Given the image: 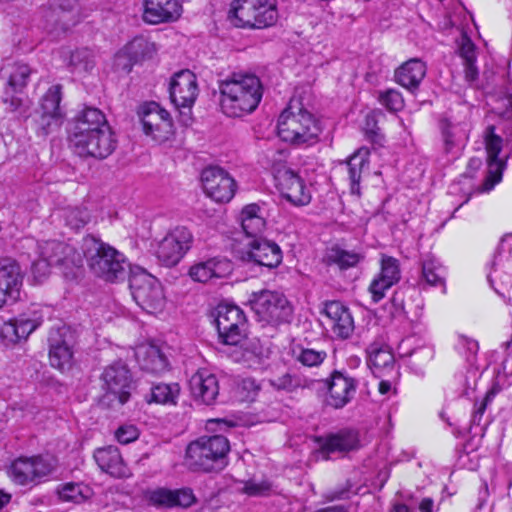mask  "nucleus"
I'll list each match as a JSON object with an SVG mask.
<instances>
[{"label":"nucleus","instance_id":"obj_1","mask_svg":"<svg viewBox=\"0 0 512 512\" xmlns=\"http://www.w3.org/2000/svg\"><path fill=\"white\" fill-rule=\"evenodd\" d=\"M220 107L228 117H243L254 112L263 97L260 79L249 73H233L219 84Z\"/></svg>","mask_w":512,"mask_h":512},{"label":"nucleus","instance_id":"obj_2","mask_svg":"<svg viewBox=\"0 0 512 512\" xmlns=\"http://www.w3.org/2000/svg\"><path fill=\"white\" fill-rule=\"evenodd\" d=\"M277 129L279 137L293 145L316 143L322 130L318 119L294 99L280 114Z\"/></svg>","mask_w":512,"mask_h":512},{"label":"nucleus","instance_id":"obj_3","mask_svg":"<svg viewBox=\"0 0 512 512\" xmlns=\"http://www.w3.org/2000/svg\"><path fill=\"white\" fill-rule=\"evenodd\" d=\"M81 250L82 258H86L90 270L98 277L109 282L125 277L126 258L112 246L92 235H88L83 238Z\"/></svg>","mask_w":512,"mask_h":512},{"label":"nucleus","instance_id":"obj_4","mask_svg":"<svg viewBox=\"0 0 512 512\" xmlns=\"http://www.w3.org/2000/svg\"><path fill=\"white\" fill-rule=\"evenodd\" d=\"M229 449V442L224 436H203L188 445L186 463L193 470L208 472L222 469Z\"/></svg>","mask_w":512,"mask_h":512},{"label":"nucleus","instance_id":"obj_5","mask_svg":"<svg viewBox=\"0 0 512 512\" xmlns=\"http://www.w3.org/2000/svg\"><path fill=\"white\" fill-rule=\"evenodd\" d=\"M286 157V153L282 150H269L267 153L279 190L293 205H308L312 198L310 188L294 171L283 165Z\"/></svg>","mask_w":512,"mask_h":512},{"label":"nucleus","instance_id":"obj_6","mask_svg":"<svg viewBox=\"0 0 512 512\" xmlns=\"http://www.w3.org/2000/svg\"><path fill=\"white\" fill-rule=\"evenodd\" d=\"M104 394L100 405L106 408H117L125 404L133 389L132 374L122 361H116L106 366L101 374Z\"/></svg>","mask_w":512,"mask_h":512},{"label":"nucleus","instance_id":"obj_7","mask_svg":"<svg viewBox=\"0 0 512 512\" xmlns=\"http://www.w3.org/2000/svg\"><path fill=\"white\" fill-rule=\"evenodd\" d=\"M230 18L242 28H265L272 26L278 19L275 0H234Z\"/></svg>","mask_w":512,"mask_h":512},{"label":"nucleus","instance_id":"obj_8","mask_svg":"<svg viewBox=\"0 0 512 512\" xmlns=\"http://www.w3.org/2000/svg\"><path fill=\"white\" fill-rule=\"evenodd\" d=\"M250 305L259 322L278 326L290 323L293 318V307L281 293L262 290L251 295Z\"/></svg>","mask_w":512,"mask_h":512},{"label":"nucleus","instance_id":"obj_9","mask_svg":"<svg viewBox=\"0 0 512 512\" xmlns=\"http://www.w3.org/2000/svg\"><path fill=\"white\" fill-rule=\"evenodd\" d=\"M65 269L80 268L82 256L69 244L59 241H47L41 246L40 258L32 265V271L38 280L46 277L50 267Z\"/></svg>","mask_w":512,"mask_h":512},{"label":"nucleus","instance_id":"obj_10","mask_svg":"<svg viewBox=\"0 0 512 512\" xmlns=\"http://www.w3.org/2000/svg\"><path fill=\"white\" fill-rule=\"evenodd\" d=\"M129 287L134 301L150 314L163 311L166 298L161 283L144 270L132 272Z\"/></svg>","mask_w":512,"mask_h":512},{"label":"nucleus","instance_id":"obj_11","mask_svg":"<svg viewBox=\"0 0 512 512\" xmlns=\"http://www.w3.org/2000/svg\"><path fill=\"white\" fill-rule=\"evenodd\" d=\"M215 322L219 338L228 346H237L246 337L247 321L236 305L220 303L215 309Z\"/></svg>","mask_w":512,"mask_h":512},{"label":"nucleus","instance_id":"obj_12","mask_svg":"<svg viewBox=\"0 0 512 512\" xmlns=\"http://www.w3.org/2000/svg\"><path fill=\"white\" fill-rule=\"evenodd\" d=\"M57 461L51 456L20 457L9 470L12 480L19 485H34L52 474Z\"/></svg>","mask_w":512,"mask_h":512},{"label":"nucleus","instance_id":"obj_13","mask_svg":"<svg viewBox=\"0 0 512 512\" xmlns=\"http://www.w3.org/2000/svg\"><path fill=\"white\" fill-rule=\"evenodd\" d=\"M193 235L184 226L169 231L156 245L155 255L165 266L171 267L179 263L191 248Z\"/></svg>","mask_w":512,"mask_h":512},{"label":"nucleus","instance_id":"obj_14","mask_svg":"<svg viewBox=\"0 0 512 512\" xmlns=\"http://www.w3.org/2000/svg\"><path fill=\"white\" fill-rule=\"evenodd\" d=\"M439 128L444 152L446 154H456L464 147L469 138L471 124L468 109L441 119Z\"/></svg>","mask_w":512,"mask_h":512},{"label":"nucleus","instance_id":"obj_15","mask_svg":"<svg viewBox=\"0 0 512 512\" xmlns=\"http://www.w3.org/2000/svg\"><path fill=\"white\" fill-rule=\"evenodd\" d=\"M62 86H51L41 100L40 116L37 120L38 133L42 136L58 130L64 122L65 113L60 106Z\"/></svg>","mask_w":512,"mask_h":512},{"label":"nucleus","instance_id":"obj_16","mask_svg":"<svg viewBox=\"0 0 512 512\" xmlns=\"http://www.w3.org/2000/svg\"><path fill=\"white\" fill-rule=\"evenodd\" d=\"M69 143L74 152L81 157L105 159L115 150L117 142L110 127L94 131Z\"/></svg>","mask_w":512,"mask_h":512},{"label":"nucleus","instance_id":"obj_17","mask_svg":"<svg viewBox=\"0 0 512 512\" xmlns=\"http://www.w3.org/2000/svg\"><path fill=\"white\" fill-rule=\"evenodd\" d=\"M201 180L204 192L215 202H229L235 195L236 182L223 168L211 166L203 170Z\"/></svg>","mask_w":512,"mask_h":512},{"label":"nucleus","instance_id":"obj_18","mask_svg":"<svg viewBox=\"0 0 512 512\" xmlns=\"http://www.w3.org/2000/svg\"><path fill=\"white\" fill-rule=\"evenodd\" d=\"M502 138L495 134V127L488 126L485 131V149L487 153V176L480 192H487L502 180V174L506 167V159L500 158L499 154L502 150Z\"/></svg>","mask_w":512,"mask_h":512},{"label":"nucleus","instance_id":"obj_19","mask_svg":"<svg viewBox=\"0 0 512 512\" xmlns=\"http://www.w3.org/2000/svg\"><path fill=\"white\" fill-rule=\"evenodd\" d=\"M327 389L324 403L333 409H342L349 404L355 396L358 382L348 374L334 371L330 378L323 381Z\"/></svg>","mask_w":512,"mask_h":512},{"label":"nucleus","instance_id":"obj_20","mask_svg":"<svg viewBox=\"0 0 512 512\" xmlns=\"http://www.w3.org/2000/svg\"><path fill=\"white\" fill-rule=\"evenodd\" d=\"M169 92L175 107H192L199 93L196 75L188 69L176 72L170 80Z\"/></svg>","mask_w":512,"mask_h":512},{"label":"nucleus","instance_id":"obj_21","mask_svg":"<svg viewBox=\"0 0 512 512\" xmlns=\"http://www.w3.org/2000/svg\"><path fill=\"white\" fill-rule=\"evenodd\" d=\"M282 250L279 245L266 239H253L242 251L241 259L246 263L268 269L275 268L282 262Z\"/></svg>","mask_w":512,"mask_h":512},{"label":"nucleus","instance_id":"obj_22","mask_svg":"<svg viewBox=\"0 0 512 512\" xmlns=\"http://www.w3.org/2000/svg\"><path fill=\"white\" fill-rule=\"evenodd\" d=\"M145 501L157 508H187L196 501L195 495L190 488L171 490L164 487L147 489L144 492Z\"/></svg>","mask_w":512,"mask_h":512},{"label":"nucleus","instance_id":"obj_23","mask_svg":"<svg viewBox=\"0 0 512 512\" xmlns=\"http://www.w3.org/2000/svg\"><path fill=\"white\" fill-rule=\"evenodd\" d=\"M49 361L61 371L69 369L73 361L72 336L66 329L51 331L49 335Z\"/></svg>","mask_w":512,"mask_h":512},{"label":"nucleus","instance_id":"obj_24","mask_svg":"<svg viewBox=\"0 0 512 512\" xmlns=\"http://www.w3.org/2000/svg\"><path fill=\"white\" fill-rule=\"evenodd\" d=\"M104 128H110L105 114L98 108L85 107L78 112L73 120L69 133V142Z\"/></svg>","mask_w":512,"mask_h":512},{"label":"nucleus","instance_id":"obj_25","mask_svg":"<svg viewBox=\"0 0 512 512\" xmlns=\"http://www.w3.org/2000/svg\"><path fill=\"white\" fill-rule=\"evenodd\" d=\"M189 389L193 399L205 405L215 402L219 394V383L215 374L208 369H199L189 380Z\"/></svg>","mask_w":512,"mask_h":512},{"label":"nucleus","instance_id":"obj_26","mask_svg":"<svg viewBox=\"0 0 512 512\" xmlns=\"http://www.w3.org/2000/svg\"><path fill=\"white\" fill-rule=\"evenodd\" d=\"M233 270L232 262L226 257L216 256L192 265L189 276L192 280L207 283L213 279L228 276Z\"/></svg>","mask_w":512,"mask_h":512},{"label":"nucleus","instance_id":"obj_27","mask_svg":"<svg viewBox=\"0 0 512 512\" xmlns=\"http://www.w3.org/2000/svg\"><path fill=\"white\" fill-rule=\"evenodd\" d=\"M181 13L179 0H144L143 20L149 24L173 22Z\"/></svg>","mask_w":512,"mask_h":512},{"label":"nucleus","instance_id":"obj_28","mask_svg":"<svg viewBox=\"0 0 512 512\" xmlns=\"http://www.w3.org/2000/svg\"><path fill=\"white\" fill-rule=\"evenodd\" d=\"M22 284V274L16 261L6 258L0 261V308L8 298L16 299Z\"/></svg>","mask_w":512,"mask_h":512},{"label":"nucleus","instance_id":"obj_29","mask_svg":"<svg viewBox=\"0 0 512 512\" xmlns=\"http://www.w3.org/2000/svg\"><path fill=\"white\" fill-rule=\"evenodd\" d=\"M40 324L41 320L39 317L21 314L1 326L0 337L7 344H15L22 339L25 340Z\"/></svg>","mask_w":512,"mask_h":512},{"label":"nucleus","instance_id":"obj_30","mask_svg":"<svg viewBox=\"0 0 512 512\" xmlns=\"http://www.w3.org/2000/svg\"><path fill=\"white\" fill-rule=\"evenodd\" d=\"M325 314L330 321L332 332L341 339L349 338L354 331V320L347 307L339 301L325 305Z\"/></svg>","mask_w":512,"mask_h":512},{"label":"nucleus","instance_id":"obj_31","mask_svg":"<svg viewBox=\"0 0 512 512\" xmlns=\"http://www.w3.org/2000/svg\"><path fill=\"white\" fill-rule=\"evenodd\" d=\"M94 459L99 468L115 478H124L130 475L119 449L116 446L98 448L94 452Z\"/></svg>","mask_w":512,"mask_h":512},{"label":"nucleus","instance_id":"obj_32","mask_svg":"<svg viewBox=\"0 0 512 512\" xmlns=\"http://www.w3.org/2000/svg\"><path fill=\"white\" fill-rule=\"evenodd\" d=\"M230 356L233 361L242 363L249 368H257L262 364L265 351L258 340L241 341L237 346H231Z\"/></svg>","mask_w":512,"mask_h":512},{"label":"nucleus","instance_id":"obj_33","mask_svg":"<svg viewBox=\"0 0 512 512\" xmlns=\"http://www.w3.org/2000/svg\"><path fill=\"white\" fill-rule=\"evenodd\" d=\"M425 75L426 65L417 58L408 60L395 71L397 83L408 90L417 89Z\"/></svg>","mask_w":512,"mask_h":512},{"label":"nucleus","instance_id":"obj_34","mask_svg":"<svg viewBox=\"0 0 512 512\" xmlns=\"http://www.w3.org/2000/svg\"><path fill=\"white\" fill-rule=\"evenodd\" d=\"M370 151L362 147L353 153L346 161V170L350 180L352 194L360 195V181L362 174L368 169Z\"/></svg>","mask_w":512,"mask_h":512},{"label":"nucleus","instance_id":"obj_35","mask_svg":"<svg viewBox=\"0 0 512 512\" xmlns=\"http://www.w3.org/2000/svg\"><path fill=\"white\" fill-rule=\"evenodd\" d=\"M358 447V432L353 429H343L328 435L322 445V450L327 453H346Z\"/></svg>","mask_w":512,"mask_h":512},{"label":"nucleus","instance_id":"obj_36","mask_svg":"<svg viewBox=\"0 0 512 512\" xmlns=\"http://www.w3.org/2000/svg\"><path fill=\"white\" fill-rule=\"evenodd\" d=\"M367 354L368 365L374 374L380 376L383 371L394 369V355L387 345L372 343L367 348Z\"/></svg>","mask_w":512,"mask_h":512},{"label":"nucleus","instance_id":"obj_37","mask_svg":"<svg viewBox=\"0 0 512 512\" xmlns=\"http://www.w3.org/2000/svg\"><path fill=\"white\" fill-rule=\"evenodd\" d=\"M418 285L421 288L440 286L445 289V269L435 258L427 256L422 260Z\"/></svg>","mask_w":512,"mask_h":512},{"label":"nucleus","instance_id":"obj_38","mask_svg":"<svg viewBox=\"0 0 512 512\" xmlns=\"http://www.w3.org/2000/svg\"><path fill=\"white\" fill-rule=\"evenodd\" d=\"M241 227L248 237H256L261 234L266 221L261 214V208L257 204L246 205L240 214Z\"/></svg>","mask_w":512,"mask_h":512},{"label":"nucleus","instance_id":"obj_39","mask_svg":"<svg viewBox=\"0 0 512 512\" xmlns=\"http://www.w3.org/2000/svg\"><path fill=\"white\" fill-rule=\"evenodd\" d=\"M136 356L141 361L142 369L151 373H161L167 367L166 357L155 346L139 348Z\"/></svg>","mask_w":512,"mask_h":512},{"label":"nucleus","instance_id":"obj_40","mask_svg":"<svg viewBox=\"0 0 512 512\" xmlns=\"http://www.w3.org/2000/svg\"><path fill=\"white\" fill-rule=\"evenodd\" d=\"M488 281L491 286H494L495 282H500L502 286L511 284L512 260L504 256L502 253L495 255L491 271L488 273Z\"/></svg>","mask_w":512,"mask_h":512},{"label":"nucleus","instance_id":"obj_41","mask_svg":"<svg viewBox=\"0 0 512 512\" xmlns=\"http://www.w3.org/2000/svg\"><path fill=\"white\" fill-rule=\"evenodd\" d=\"M363 259V254L353 250H346L339 246L330 248L326 254L327 263L335 264L342 270L355 267Z\"/></svg>","mask_w":512,"mask_h":512},{"label":"nucleus","instance_id":"obj_42","mask_svg":"<svg viewBox=\"0 0 512 512\" xmlns=\"http://www.w3.org/2000/svg\"><path fill=\"white\" fill-rule=\"evenodd\" d=\"M459 53L464 61L463 64L466 80L468 82L475 81L478 77V69L475 66V45L466 35H463L461 38Z\"/></svg>","mask_w":512,"mask_h":512},{"label":"nucleus","instance_id":"obj_43","mask_svg":"<svg viewBox=\"0 0 512 512\" xmlns=\"http://www.w3.org/2000/svg\"><path fill=\"white\" fill-rule=\"evenodd\" d=\"M315 382V380L308 379L304 376L289 373L269 379V383L272 387L287 392L295 391L298 388H309Z\"/></svg>","mask_w":512,"mask_h":512},{"label":"nucleus","instance_id":"obj_44","mask_svg":"<svg viewBox=\"0 0 512 512\" xmlns=\"http://www.w3.org/2000/svg\"><path fill=\"white\" fill-rule=\"evenodd\" d=\"M144 132H151V125L171 119L170 114L156 102H150L141 107L139 112Z\"/></svg>","mask_w":512,"mask_h":512},{"label":"nucleus","instance_id":"obj_45","mask_svg":"<svg viewBox=\"0 0 512 512\" xmlns=\"http://www.w3.org/2000/svg\"><path fill=\"white\" fill-rule=\"evenodd\" d=\"M57 493L63 501L80 503L90 497L91 490L83 483L68 482L60 485Z\"/></svg>","mask_w":512,"mask_h":512},{"label":"nucleus","instance_id":"obj_46","mask_svg":"<svg viewBox=\"0 0 512 512\" xmlns=\"http://www.w3.org/2000/svg\"><path fill=\"white\" fill-rule=\"evenodd\" d=\"M70 66L78 74L90 72L95 66V55L88 48L78 49L71 54Z\"/></svg>","mask_w":512,"mask_h":512},{"label":"nucleus","instance_id":"obj_47","mask_svg":"<svg viewBox=\"0 0 512 512\" xmlns=\"http://www.w3.org/2000/svg\"><path fill=\"white\" fill-rule=\"evenodd\" d=\"M180 388L176 383L157 384L151 389V400L159 404H174Z\"/></svg>","mask_w":512,"mask_h":512},{"label":"nucleus","instance_id":"obj_48","mask_svg":"<svg viewBox=\"0 0 512 512\" xmlns=\"http://www.w3.org/2000/svg\"><path fill=\"white\" fill-rule=\"evenodd\" d=\"M67 226L78 230L90 221V213L85 207H67L62 211Z\"/></svg>","mask_w":512,"mask_h":512},{"label":"nucleus","instance_id":"obj_49","mask_svg":"<svg viewBox=\"0 0 512 512\" xmlns=\"http://www.w3.org/2000/svg\"><path fill=\"white\" fill-rule=\"evenodd\" d=\"M378 275L395 285L401 277L399 261L391 256H382L381 269Z\"/></svg>","mask_w":512,"mask_h":512},{"label":"nucleus","instance_id":"obj_50","mask_svg":"<svg viewBox=\"0 0 512 512\" xmlns=\"http://www.w3.org/2000/svg\"><path fill=\"white\" fill-rule=\"evenodd\" d=\"M326 358V351L313 348H303L296 356V360L306 367H317L322 364Z\"/></svg>","mask_w":512,"mask_h":512},{"label":"nucleus","instance_id":"obj_51","mask_svg":"<svg viewBox=\"0 0 512 512\" xmlns=\"http://www.w3.org/2000/svg\"><path fill=\"white\" fill-rule=\"evenodd\" d=\"M150 46L151 44L145 38L136 37L122 49L125 50V53H128L132 60L138 62L147 55L150 51Z\"/></svg>","mask_w":512,"mask_h":512},{"label":"nucleus","instance_id":"obj_52","mask_svg":"<svg viewBox=\"0 0 512 512\" xmlns=\"http://www.w3.org/2000/svg\"><path fill=\"white\" fill-rule=\"evenodd\" d=\"M144 133L148 136H151L152 139L155 140L156 142L163 143L169 140L173 135L172 119L154 123L151 125V132Z\"/></svg>","mask_w":512,"mask_h":512},{"label":"nucleus","instance_id":"obj_53","mask_svg":"<svg viewBox=\"0 0 512 512\" xmlns=\"http://www.w3.org/2000/svg\"><path fill=\"white\" fill-rule=\"evenodd\" d=\"M380 103L389 111H400L404 107V99L401 93L395 89H387L379 95Z\"/></svg>","mask_w":512,"mask_h":512},{"label":"nucleus","instance_id":"obj_54","mask_svg":"<svg viewBox=\"0 0 512 512\" xmlns=\"http://www.w3.org/2000/svg\"><path fill=\"white\" fill-rule=\"evenodd\" d=\"M30 73L31 70L28 65H17L13 73L10 75L9 85L13 87L15 90L22 89L26 86Z\"/></svg>","mask_w":512,"mask_h":512},{"label":"nucleus","instance_id":"obj_55","mask_svg":"<svg viewBox=\"0 0 512 512\" xmlns=\"http://www.w3.org/2000/svg\"><path fill=\"white\" fill-rule=\"evenodd\" d=\"M139 437V430L135 425L124 424L115 431V438L121 444H129Z\"/></svg>","mask_w":512,"mask_h":512},{"label":"nucleus","instance_id":"obj_56","mask_svg":"<svg viewBox=\"0 0 512 512\" xmlns=\"http://www.w3.org/2000/svg\"><path fill=\"white\" fill-rule=\"evenodd\" d=\"M393 284L389 283L379 275H377L369 286V292L374 302H379L385 296V292L390 289Z\"/></svg>","mask_w":512,"mask_h":512},{"label":"nucleus","instance_id":"obj_57","mask_svg":"<svg viewBox=\"0 0 512 512\" xmlns=\"http://www.w3.org/2000/svg\"><path fill=\"white\" fill-rule=\"evenodd\" d=\"M456 348L460 353L464 354L467 360H470V358L475 356L478 352L479 346L476 340L460 335L458 337Z\"/></svg>","mask_w":512,"mask_h":512},{"label":"nucleus","instance_id":"obj_58","mask_svg":"<svg viewBox=\"0 0 512 512\" xmlns=\"http://www.w3.org/2000/svg\"><path fill=\"white\" fill-rule=\"evenodd\" d=\"M136 62L131 59L124 49H121L114 58V66L117 70L129 73Z\"/></svg>","mask_w":512,"mask_h":512},{"label":"nucleus","instance_id":"obj_59","mask_svg":"<svg viewBox=\"0 0 512 512\" xmlns=\"http://www.w3.org/2000/svg\"><path fill=\"white\" fill-rule=\"evenodd\" d=\"M270 490V484L267 481H249L245 483L243 491L250 496L263 495Z\"/></svg>","mask_w":512,"mask_h":512},{"label":"nucleus","instance_id":"obj_60","mask_svg":"<svg viewBox=\"0 0 512 512\" xmlns=\"http://www.w3.org/2000/svg\"><path fill=\"white\" fill-rule=\"evenodd\" d=\"M240 388L247 391V394L244 396V398L247 400H253L259 390L255 380L251 378L243 379L241 381Z\"/></svg>","mask_w":512,"mask_h":512},{"label":"nucleus","instance_id":"obj_61","mask_svg":"<svg viewBox=\"0 0 512 512\" xmlns=\"http://www.w3.org/2000/svg\"><path fill=\"white\" fill-rule=\"evenodd\" d=\"M486 410V401H481L480 403H476L474 407V411L471 418L472 425H480L482 417Z\"/></svg>","mask_w":512,"mask_h":512},{"label":"nucleus","instance_id":"obj_62","mask_svg":"<svg viewBox=\"0 0 512 512\" xmlns=\"http://www.w3.org/2000/svg\"><path fill=\"white\" fill-rule=\"evenodd\" d=\"M54 4L61 11H71L77 6V0H55Z\"/></svg>","mask_w":512,"mask_h":512},{"label":"nucleus","instance_id":"obj_63","mask_svg":"<svg viewBox=\"0 0 512 512\" xmlns=\"http://www.w3.org/2000/svg\"><path fill=\"white\" fill-rule=\"evenodd\" d=\"M420 512H434V502L431 498H424L419 505Z\"/></svg>","mask_w":512,"mask_h":512},{"label":"nucleus","instance_id":"obj_64","mask_svg":"<svg viewBox=\"0 0 512 512\" xmlns=\"http://www.w3.org/2000/svg\"><path fill=\"white\" fill-rule=\"evenodd\" d=\"M5 103L8 104L10 111H16L21 106L22 101L19 97L12 96L10 99H5Z\"/></svg>","mask_w":512,"mask_h":512}]
</instances>
